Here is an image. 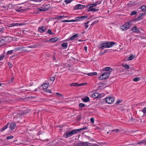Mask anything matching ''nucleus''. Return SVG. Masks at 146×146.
Here are the masks:
<instances>
[{
    "instance_id": "f257e3e1",
    "label": "nucleus",
    "mask_w": 146,
    "mask_h": 146,
    "mask_svg": "<svg viewBox=\"0 0 146 146\" xmlns=\"http://www.w3.org/2000/svg\"><path fill=\"white\" fill-rule=\"evenodd\" d=\"M115 44L113 42H106L105 43L99 45V48L102 49H104L106 48H109L112 47Z\"/></svg>"
},
{
    "instance_id": "f03ea898",
    "label": "nucleus",
    "mask_w": 146,
    "mask_h": 146,
    "mask_svg": "<svg viewBox=\"0 0 146 146\" xmlns=\"http://www.w3.org/2000/svg\"><path fill=\"white\" fill-rule=\"evenodd\" d=\"M110 72H104L101 74V75L99 77L98 79L100 80H105L108 78L110 75Z\"/></svg>"
},
{
    "instance_id": "7ed1b4c3",
    "label": "nucleus",
    "mask_w": 146,
    "mask_h": 146,
    "mask_svg": "<svg viewBox=\"0 0 146 146\" xmlns=\"http://www.w3.org/2000/svg\"><path fill=\"white\" fill-rule=\"evenodd\" d=\"M88 17V16L87 15H85L80 17H75L74 19H73L71 21L72 22L81 21L86 19Z\"/></svg>"
},
{
    "instance_id": "20e7f679",
    "label": "nucleus",
    "mask_w": 146,
    "mask_h": 146,
    "mask_svg": "<svg viewBox=\"0 0 146 146\" xmlns=\"http://www.w3.org/2000/svg\"><path fill=\"white\" fill-rule=\"evenodd\" d=\"M104 100L107 103L109 104H111L114 102L115 100L112 97H108L104 99Z\"/></svg>"
},
{
    "instance_id": "39448f33",
    "label": "nucleus",
    "mask_w": 146,
    "mask_h": 146,
    "mask_svg": "<svg viewBox=\"0 0 146 146\" xmlns=\"http://www.w3.org/2000/svg\"><path fill=\"white\" fill-rule=\"evenodd\" d=\"M89 144H91L88 142H81L78 143L79 146H88Z\"/></svg>"
},
{
    "instance_id": "423d86ee",
    "label": "nucleus",
    "mask_w": 146,
    "mask_h": 146,
    "mask_svg": "<svg viewBox=\"0 0 146 146\" xmlns=\"http://www.w3.org/2000/svg\"><path fill=\"white\" fill-rule=\"evenodd\" d=\"M101 2L98 1L96 2V3L93 4H91L88 5L89 7L88 9H90L94 7L97 6L98 5L100 4Z\"/></svg>"
},
{
    "instance_id": "0eeeda50",
    "label": "nucleus",
    "mask_w": 146,
    "mask_h": 146,
    "mask_svg": "<svg viewBox=\"0 0 146 146\" xmlns=\"http://www.w3.org/2000/svg\"><path fill=\"white\" fill-rule=\"evenodd\" d=\"M25 25V24H23V23H13V24H11V25L10 26H9V27H14V26L22 27V26H23Z\"/></svg>"
},
{
    "instance_id": "6e6552de",
    "label": "nucleus",
    "mask_w": 146,
    "mask_h": 146,
    "mask_svg": "<svg viewBox=\"0 0 146 146\" xmlns=\"http://www.w3.org/2000/svg\"><path fill=\"white\" fill-rule=\"evenodd\" d=\"M100 96V94L97 92H94L92 94V97L94 98L95 99L99 98Z\"/></svg>"
},
{
    "instance_id": "1a4fd4ad",
    "label": "nucleus",
    "mask_w": 146,
    "mask_h": 146,
    "mask_svg": "<svg viewBox=\"0 0 146 146\" xmlns=\"http://www.w3.org/2000/svg\"><path fill=\"white\" fill-rule=\"evenodd\" d=\"M103 71H108L107 72H110L111 73L112 71V69L110 67H106L103 68Z\"/></svg>"
},
{
    "instance_id": "9d476101",
    "label": "nucleus",
    "mask_w": 146,
    "mask_h": 146,
    "mask_svg": "<svg viewBox=\"0 0 146 146\" xmlns=\"http://www.w3.org/2000/svg\"><path fill=\"white\" fill-rule=\"evenodd\" d=\"M99 10V9L95 8H92L90 9H88V11L89 12L90 11H92V12H95L98 11Z\"/></svg>"
},
{
    "instance_id": "9b49d317",
    "label": "nucleus",
    "mask_w": 146,
    "mask_h": 146,
    "mask_svg": "<svg viewBox=\"0 0 146 146\" xmlns=\"http://www.w3.org/2000/svg\"><path fill=\"white\" fill-rule=\"evenodd\" d=\"M131 23L130 22H127L125 23V24L123 26L124 27H129L131 26Z\"/></svg>"
},
{
    "instance_id": "f8f14e48",
    "label": "nucleus",
    "mask_w": 146,
    "mask_h": 146,
    "mask_svg": "<svg viewBox=\"0 0 146 146\" xmlns=\"http://www.w3.org/2000/svg\"><path fill=\"white\" fill-rule=\"evenodd\" d=\"M145 15V14L141 13L139 15V17L137 18V19L138 21H140L141 19H142L144 17V15Z\"/></svg>"
},
{
    "instance_id": "ddd939ff",
    "label": "nucleus",
    "mask_w": 146,
    "mask_h": 146,
    "mask_svg": "<svg viewBox=\"0 0 146 146\" xmlns=\"http://www.w3.org/2000/svg\"><path fill=\"white\" fill-rule=\"evenodd\" d=\"M82 100L84 102H89L90 101V98L88 97H86L85 98H82Z\"/></svg>"
},
{
    "instance_id": "4468645a",
    "label": "nucleus",
    "mask_w": 146,
    "mask_h": 146,
    "mask_svg": "<svg viewBox=\"0 0 146 146\" xmlns=\"http://www.w3.org/2000/svg\"><path fill=\"white\" fill-rule=\"evenodd\" d=\"M16 124L15 123H11L10 125V128L11 130H13L16 127Z\"/></svg>"
},
{
    "instance_id": "2eb2a0df",
    "label": "nucleus",
    "mask_w": 146,
    "mask_h": 146,
    "mask_svg": "<svg viewBox=\"0 0 146 146\" xmlns=\"http://www.w3.org/2000/svg\"><path fill=\"white\" fill-rule=\"evenodd\" d=\"M85 74L87 75L90 76H92L93 75H97V73L96 72H90L88 74Z\"/></svg>"
},
{
    "instance_id": "dca6fc26",
    "label": "nucleus",
    "mask_w": 146,
    "mask_h": 146,
    "mask_svg": "<svg viewBox=\"0 0 146 146\" xmlns=\"http://www.w3.org/2000/svg\"><path fill=\"white\" fill-rule=\"evenodd\" d=\"M70 131L72 135H73L79 132L78 129H74L73 130Z\"/></svg>"
},
{
    "instance_id": "f3484780",
    "label": "nucleus",
    "mask_w": 146,
    "mask_h": 146,
    "mask_svg": "<svg viewBox=\"0 0 146 146\" xmlns=\"http://www.w3.org/2000/svg\"><path fill=\"white\" fill-rule=\"evenodd\" d=\"M49 85L48 84L45 83L43 84L42 86V88L43 89H47Z\"/></svg>"
},
{
    "instance_id": "a211bd4d",
    "label": "nucleus",
    "mask_w": 146,
    "mask_h": 146,
    "mask_svg": "<svg viewBox=\"0 0 146 146\" xmlns=\"http://www.w3.org/2000/svg\"><path fill=\"white\" fill-rule=\"evenodd\" d=\"M68 44L67 42H64L61 45L63 49H65L67 48Z\"/></svg>"
},
{
    "instance_id": "6ab92c4d",
    "label": "nucleus",
    "mask_w": 146,
    "mask_h": 146,
    "mask_svg": "<svg viewBox=\"0 0 146 146\" xmlns=\"http://www.w3.org/2000/svg\"><path fill=\"white\" fill-rule=\"evenodd\" d=\"M78 36V35L77 34H74L73 36L69 38V39L71 40H75L76 38Z\"/></svg>"
},
{
    "instance_id": "aec40b11",
    "label": "nucleus",
    "mask_w": 146,
    "mask_h": 146,
    "mask_svg": "<svg viewBox=\"0 0 146 146\" xmlns=\"http://www.w3.org/2000/svg\"><path fill=\"white\" fill-rule=\"evenodd\" d=\"M131 30L133 32L139 33L140 32L138 28H132Z\"/></svg>"
},
{
    "instance_id": "412c9836",
    "label": "nucleus",
    "mask_w": 146,
    "mask_h": 146,
    "mask_svg": "<svg viewBox=\"0 0 146 146\" xmlns=\"http://www.w3.org/2000/svg\"><path fill=\"white\" fill-rule=\"evenodd\" d=\"M66 138H67L70 136H72L71 133V131H68L67 132L66 134Z\"/></svg>"
},
{
    "instance_id": "4be33fe9",
    "label": "nucleus",
    "mask_w": 146,
    "mask_h": 146,
    "mask_svg": "<svg viewBox=\"0 0 146 146\" xmlns=\"http://www.w3.org/2000/svg\"><path fill=\"white\" fill-rule=\"evenodd\" d=\"M83 7V5H80V4H78L76 5L75 7V9H80L82 8Z\"/></svg>"
},
{
    "instance_id": "5701e85b",
    "label": "nucleus",
    "mask_w": 146,
    "mask_h": 146,
    "mask_svg": "<svg viewBox=\"0 0 146 146\" xmlns=\"http://www.w3.org/2000/svg\"><path fill=\"white\" fill-rule=\"evenodd\" d=\"M58 97L60 98H62V95L60 94L57 92L55 93V98Z\"/></svg>"
},
{
    "instance_id": "b1692460",
    "label": "nucleus",
    "mask_w": 146,
    "mask_h": 146,
    "mask_svg": "<svg viewBox=\"0 0 146 146\" xmlns=\"http://www.w3.org/2000/svg\"><path fill=\"white\" fill-rule=\"evenodd\" d=\"M141 111L143 113V115H146V107H144L142 110Z\"/></svg>"
},
{
    "instance_id": "393cba45",
    "label": "nucleus",
    "mask_w": 146,
    "mask_h": 146,
    "mask_svg": "<svg viewBox=\"0 0 146 146\" xmlns=\"http://www.w3.org/2000/svg\"><path fill=\"white\" fill-rule=\"evenodd\" d=\"M141 9L142 11L143 12L146 11V6L143 5L141 7Z\"/></svg>"
},
{
    "instance_id": "a878e982",
    "label": "nucleus",
    "mask_w": 146,
    "mask_h": 146,
    "mask_svg": "<svg viewBox=\"0 0 146 146\" xmlns=\"http://www.w3.org/2000/svg\"><path fill=\"white\" fill-rule=\"evenodd\" d=\"M135 56H133L132 55H131L129 56L128 58V60H131L133 59L135 57Z\"/></svg>"
},
{
    "instance_id": "bb28decb",
    "label": "nucleus",
    "mask_w": 146,
    "mask_h": 146,
    "mask_svg": "<svg viewBox=\"0 0 146 146\" xmlns=\"http://www.w3.org/2000/svg\"><path fill=\"white\" fill-rule=\"evenodd\" d=\"M46 28H39L38 31L40 33L43 32L45 30Z\"/></svg>"
},
{
    "instance_id": "cd10ccee",
    "label": "nucleus",
    "mask_w": 146,
    "mask_h": 146,
    "mask_svg": "<svg viewBox=\"0 0 146 146\" xmlns=\"http://www.w3.org/2000/svg\"><path fill=\"white\" fill-rule=\"evenodd\" d=\"M140 80V78L139 77H135L133 79V80L135 82H138Z\"/></svg>"
},
{
    "instance_id": "c85d7f7f",
    "label": "nucleus",
    "mask_w": 146,
    "mask_h": 146,
    "mask_svg": "<svg viewBox=\"0 0 146 146\" xmlns=\"http://www.w3.org/2000/svg\"><path fill=\"white\" fill-rule=\"evenodd\" d=\"M12 5L11 4H9L6 6H3V7L4 8H7V9H8V8L10 9L11 8Z\"/></svg>"
},
{
    "instance_id": "c756f323",
    "label": "nucleus",
    "mask_w": 146,
    "mask_h": 146,
    "mask_svg": "<svg viewBox=\"0 0 146 146\" xmlns=\"http://www.w3.org/2000/svg\"><path fill=\"white\" fill-rule=\"evenodd\" d=\"M47 42H55V38H53L48 40Z\"/></svg>"
},
{
    "instance_id": "7c9ffc66",
    "label": "nucleus",
    "mask_w": 146,
    "mask_h": 146,
    "mask_svg": "<svg viewBox=\"0 0 146 146\" xmlns=\"http://www.w3.org/2000/svg\"><path fill=\"white\" fill-rule=\"evenodd\" d=\"M48 9V8H46L44 7H42L39 9V10L41 11H46Z\"/></svg>"
},
{
    "instance_id": "2f4dec72",
    "label": "nucleus",
    "mask_w": 146,
    "mask_h": 146,
    "mask_svg": "<svg viewBox=\"0 0 146 146\" xmlns=\"http://www.w3.org/2000/svg\"><path fill=\"white\" fill-rule=\"evenodd\" d=\"M8 127V124H6L4 127H3L1 130V131H3L6 129Z\"/></svg>"
},
{
    "instance_id": "473e14b6",
    "label": "nucleus",
    "mask_w": 146,
    "mask_h": 146,
    "mask_svg": "<svg viewBox=\"0 0 146 146\" xmlns=\"http://www.w3.org/2000/svg\"><path fill=\"white\" fill-rule=\"evenodd\" d=\"M73 0H64V2L66 3V4H67L71 2Z\"/></svg>"
},
{
    "instance_id": "72a5a7b5",
    "label": "nucleus",
    "mask_w": 146,
    "mask_h": 146,
    "mask_svg": "<svg viewBox=\"0 0 146 146\" xmlns=\"http://www.w3.org/2000/svg\"><path fill=\"white\" fill-rule=\"evenodd\" d=\"M144 141H143V140L141 141H137V144H140L141 145L142 144H144Z\"/></svg>"
},
{
    "instance_id": "f704fd0d",
    "label": "nucleus",
    "mask_w": 146,
    "mask_h": 146,
    "mask_svg": "<svg viewBox=\"0 0 146 146\" xmlns=\"http://www.w3.org/2000/svg\"><path fill=\"white\" fill-rule=\"evenodd\" d=\"M88 129V128L86 127H85L82 128L78 129L79 131H81L82 130H84Z\"/></svg>"
},
{
    "instance_id": "c9c22d12",
    "label": "nucleus",
    "mask_w": 146,
    "mask_h": 146,
    "mask_svg": "<svg viewBox=\"0 0 146 146\" xmlns=\"http://www.w3.org/2000/svg\"><path fill=\"white\" fill-rule=\"evenodd\" d=\"M122 66L127 69H128L129 68V66L127 64L123 65Z\"/></svg>"
},
{
    "instance_id": "e433bc0d",
    "label": "nucleus",
    "mask_w": 146,
    "mask_h": 146,
    "mask_svg": "<svg viewBox=\"0 0 146 146\" xmlns=\"http://www.w3.org/2000/svg\"><path fill=\"white\" fill-rule=\"evenodd\" d=\"M137 12L136 11H133L131 12L130 15L133 16L134 15H135L137 14Z\"/></svg>"
},
{
    "instance_id": "4c0bfd02",
    "label": "nucleus",
    "mask_w": 146,
    "mask_h": 146,
    "mask_svg": "<svg viewBox=\"0 0 146 146\" xmlns=\"http://www.w3.org/2000/svg\"><path fill=\"white\" fill-rule=\"evenodd\" d=\"M13 52V50H9L8 51L7 53V54H11Z\"/></svg>"
},
{
    "instance_id": "58836bf2",
    "label": "nucleus",
    "mask_w": 146,
    "mask_h": 146,
    "mask_svg": "<svg viewBox=\"0 0 146 146\" xmlns=\"http://www.w3.org/2000/svg\"><path fill=\"white\" fill-rule=\"evenodd\" d=\"M70 85L71 86H78V84L75 83H72Z\"/></svg>"
},
{
    "instance_id": "ea45409f",
    "label": "nucleus",
    "mask_w": 146,
    "mask_h": 146,
    "mask_svg": "<svg viewBox=\"0 0 146 146\" xmlns=\"http://www.w3.org/2000/svg\"><path fill=\"white\" fill-rule=\"evenodd\" d=\"M67 17L66 16H58L57 17V18L58 19H62L63 18H65V17Z\"/></svg>"
},
{
    "instance_id": "a19ab883",
    "label": "nucleus",
    "mask_w": 146,
    "mask_h": 146,
    "mask_svg": "<svg viewBox=\"0 0 146 146\" xmlns=\"http://www.w3.org/2000/svg\"><path fill=\"white\" fill-rule=\"evenodd\" d=\"M72 20H64V21H62V22H72L71 21Z\"/></svg>"
},
{
    "instance_id": "79ce46f5",
    "label": "nucleus",
    "mask_w": 146,
    "mask_h": 146,
    "mask_svg": "<svg viewBox=\"0 0 146 146\" xmlns=\"http://www.w3.org/2000/svg\"><path fill=\"white\" fill-rule=\"evenodd\" d=\"M79 106L82 108L84 107L85 106V105L82 103H80L79 104Z\"/></svg>"
},
{
    "instance_id": "37998d69",
    "label": "nucleus",
    "mask_w": 146,
    "mask_h": 146,
    "mask_svg": "<svg viewBox=\"0 0 146 146\" xmlns=\"http://www.w3.org/2000/svg\"><path fill=\"white\" fill-rule=\"evenodd\" d=\"M90 23V21H87V23H86L85 24V26L86 27H89V25H88V23Z\"/></svg>"
},
{
    "instance_id": "c03bdc74",
    "label": "nucleus",
    "mask_w": 146,
    "mask_h": 146,
    "mask_svg": "<svg viewBox=\"0 0 146 146\" xmlns=\"http://www.w3.org/2000/svg\"><path fill=\"white\" fill-rule=\"evenodd\" d=\"M42 0H31V1H33L35 2H41Z\"/></svg>"
},
{
    "instance_id": "a18cd8bd",
    "label": "nucleus",
    "mask_w": 146,
    "mask_h": 146,
    "mask_svg": "<svg viewBox=\"0 0 146 146\" xmlns=\"http://www.w3.org/2000/svg\"><path fill=\"white\" fill-rule=\"evenodd\" d=\"M55 80V78L54 77H52L50 78V80L53 82Z\"/></svg>"
},
{
    "instance_id": "49530a36",
    "label": "nucleus",
    "mask_w": 146,
    "mask_h": 146,
    "mask_svg": "<svg viewBox=\"0 0 146 146\" xmlns=\"http://www.w3.org/2000/svg\"><path fill=\"white\" fill-rule=\"evenodd\" d=\"M13 136H10L7 137V139H12L13 138Z\"/></svg>"
},
{
    "instance_id": "de8ad7c7",
    "label": "nucleus",
    "mask_w": 146,
    "mask_h": 146,
    "mask_svg": "<svg viewBox=\"0 0 146 146\" xmlns=\"http://www.w3.org/2000/svg\"><path fill=\"white\" fill-rule=\"evenodd\" d=\"M97 22V21H94V22H93L92 23L91 25H90V27H92L93 26V25L95 24H96Z\"/></svg>"
},
{
    "instance_id": "09e8293b",
    "label": "nucleus",
    "mask_w": 146,
    "mask_h": 146,
    "mask_svg": "<svg viewBox=\"0 0 146 146\" xmlns=\"http://www.w3.org/2000/svg\"><path fill=\"white\" fill-rule=\"evenodd\" d=\"M90 122L92 123H93L94 122V119L93 118H92L90 119Z\"/></svg>"
},
{
    "instance_id": "8fccbe9b",
    "label": "nucleus",
    "mask_w": 146,
    "mask_h": 146,
    "mask_svg": "<svg viewBox=\"0 0 146 146\" xmlns=\"http://www.w3.org/2000/svg\"><path fill=\"white\" fill-rule=\"evenodd\" d=\"M120 28V30L121 31H126L127 30V28Z\"/></svg>"
},
{
    "instance_id": "3c124183",
    "label": "nucleus",
    "mask_w": 146,
    "mask_h": 146,
    "mask_svg": "<svg viewBox=\"0 0 146 146\" xmlns=\"http://www.w3.org/2000/svg\"><path fill=\"white\" fill-rule=\"evenodd\" d=\"M122 102L121 100H118L116 102V103L117 104H119L120 103H121Z\"/></svg>"
},
{
    "instance_id": "603ef678",
    "label": "nucleus",
    "mask_w": 146,
    "mask_h": 146,
    "mask_svg": "<svg viewBox=\"0 0 146 146\" xmlns=\"http://www.w3.org/2000/svg\"><path fill=\"white\" fill-rule=\"evenodd\" d=\"M4 58V56H1L0 57V60H2Z\"/></svg>"
},
{
    "instance_id": "864d4df0",
    "label": "nucleus",
    "mask_w": 146,
    "mask_h": 146,
    "mask_svg": "<svg viewBox=\"0 0 146 146\" xmlns=\"http://www.w3.org/2000/svg\"><path fill=\"white\" fill-rule=\"evenodd\" d=\"M85 84H86V83L79 84H78V86H83V85H84Z\"/></svg>"
},
{
    "instance_id": "5fc2aeb1",
    "label": "nucleus",
    "mask_w": 146,
    "mask_h": 146,
    "mask_svg": "<svg viewBox=\"0 0 146 146\" xmlns=\"http://www.w3.org/2000/svg\"><path fill=\"white\" fill-rule=\"evenodd\" d=\"M143 140L144 141V145H146V139H143Z\"/></svg>"
},
{
    "instance_id": "6e6d98bb",
    "label": "nucleus",
    "mask_w": 146,
    "mask_h": 146,
    "mask_svg": "<svg viewBox=\"0 0 146 146\" xmlns=\"http://www.w3.org/2000/svg\"><path fill=\"white\" fill-rule=\"evenodd\" d=\"M115 131L116 132H118L119 131V130L118 129H116L115 130H113L112 131Z\"/></svg>"
},
{
    "instance_id": "4d7b16f0",
    "label": "nucleus",
    "mask_w": 146,
    "mask_h": 146,
    "mask_svg": "<svg viewBox=\"0 0 146 146\" xmlns=\"http://www.w3.org/2000/svg\"><path fill=\"white\" fill-rule=\"evenodd\" d=\"M92 146H98V145L96 144H92Z\"/></svg>"
},
{
    "instance_id": "13d9d810",
    "label": "nucleus",
    "mask_w": 146,
    "mask_h": 146,
    "mask_svg": "<svg viewBox=\"0 0 146 146\" xmlns=\"http://www.w3.org/2000/svg\"><path fill=\"white\" fill-rule=\"evenodd\" d=\"M48 32L49 34H51V31L50 30H48Z\"/></svg>"
},
{
    "instance_id": "bf43d9fd",
    "label": "nucleus",
    "mask_w": 146,
    "mask_h": 146,
    "mask_svg": "<svg viewBox=\"0 0 146 146\" xmlns=\"http://www.w3.org/2000/svg\"><path fill=\"white\" fill-rule=\"evenodd\" d=\"M84 49L85 51H87V46H84Z\"/></svg>"
},
{
    "instance_id": "052dcab7",
    "label": "nucleus",
    "mask_w": 146,
    "mask_h": 146,
    "mask_svg": "<svg viewBox=\"0 0 146 146\" xmlns=\"http://www.w3.org/2000/svg\"><path fill=\"white\" fill-rule=\"evenodd\" d=\"M3 28H1L0 29V33H1V32L3 31Z\"/></svg>"
},
{
    "instance_id": "680f3d73",
    "label": "nucleus",
    "mask_w": 146,
    "mask_h": 146,
    "mask_svg": "<svg viewBox=\"0 0 146 146\" xmlns=\"http://www.w3.org/2000/svg\"><path fill=\"white\" fill-rule=\"evenodd\" d=\"M46 91L47 92H49V93H51V92L50 90H46Z\"/></svg>"
},
{
    "instance_id": "e2e57ef3",
    "label": "nucleus",
    "mask_w": 146,
    "mask_h": 146,
    "mask_svg": "<svg viewBox=\"0 0 146 146\" xmlns=\"http://www.w3.org/2000/svg\"><path fill=\"white\" fill-rule=\"evenodd\" d=\"M9 66L10 67H12V65L11 64H9Z\"/></svg>"
},
{
    "instance_id": "0e129e2a",
    "label": "nucleus",
    "mask_w": 146,
    "mask_h": 146,
    "mask_svg": "<svg viewBox=\"0 0 146 146\" xmlns=\"http://www.w3.org/2000/svg\"><path fill=\"white\" fill-rule=\"evenodd\" d=\"M106 51H104L103 52H102V54H104V53H106Z\"/></svg>"
},
{
    "instance_id": "69168bd1",
    "label": "nucleus",
    "mask_w": 146,
    "mask_h": 146,
    "mask_svg": "<svg viewBox=\"0 0 146 146\" xmlns=\"http://www.w3.org/2000/svg\"><path fill=\"white\" fill-rule=\"evenodd\" d=\"M13 80H14L13 78H11V81H12V82L13 81Z\"/></svg>"
},
{
    "instance_id": "338daca9",
    "label": "nucleus",
    "mask_w": 146,
    "mask_h": 146,
    "mask_svg": "<svg viewBox=\"0 0 146 146\" xmlns=\"http://www.w3.org/2000/svg\"><path fill=\"white\" fill-rule=\"evenodd\" d=\"M57 40H57V39H55V42H56V41Z\"/></svg>"
},
{
    "instance_id": "774afa93",
    "label": "nucleus",
    "mask_w": 146,
    "mask_h": 146,
    "mask_svg": "<svg viewBox=\"0 0 146 146\" xmlns=\"http://www.w3.org/2000/svg\"><path fill=\"white\" fill-rule=\"evenodd\" d=\"M46 6H48V5H46L45 7H46Z\"/></svg>"
}]
</instances>
